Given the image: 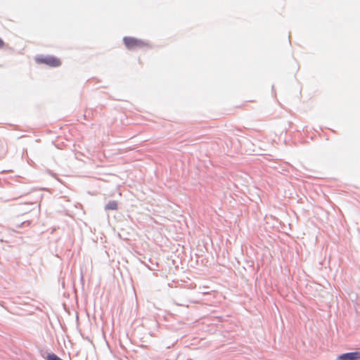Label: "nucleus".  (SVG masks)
Wrapping results in <instances>:
<instances>
[{
  "label": "nucleus",
  "instance_id": "obj_1",
  "mask_svg": "<svg viewBox=\"0 0 360 360\" xmlns=\"http://www.w3.org/2000/svg\"><path fill=\"white\" fill-rule=\"evenodd\" d=\"M123 41L125 46L129 50L141 49L148 46L147 42L132 37H124Z\"/></svg>",
  "mask_w": 360,
  "mask_h": 360
},
{
  "label": "nucleus",
  "instance_id": "obj_2",
  "mask_svg": "<svg viewBox=\"0 0 360 360\" xmlns=\"http://www.w3.org/2000/svg\"><path fill=\"white\" fill-rule=\"evenodd\" d=\"M35 61L38 64L43 63L52 68L59 67L61 65V61L59 58L51 56H38L35 58Z\"/></svg>",
  "mask_w": 360,
  "mask_h": 360
},
{
  "label": "nucleus",
  "instance_id": "obj_3",
  "mask_svg": "<svg viewBox=\"0 0 360 360\" xmlns=\"http://www.w3.org/2000/svg\"><path fill=\"white\" fill-rule=\"evenodd\" d=\"M338 360H358L360 359V352H348L338 356Z\"/></svg>",
  "mask_w": 360,
  "mask_h": 360
},
{
  "label": "nucleus",
  "instance_id": "obj_4",
  "mask_svg": "<svg viewBox=\"0 0 360 360\" xmlns=\"http://www.w3.org/2000/svg\"><path fill=\"white\" fill-rule=\"evenodd\" d=\"M106 210H115L117 209V203L115 201H110L106 205H105Z\"/></svg>",
  "mask_w": 360,
  "mask_h": 360
},
{
  "label": "nucleus",
  "instance_id": "obj_5",
  "mask_svg": "<svg viewBox=\"0 0 360 360\" xmlns=\"http://www.w3.org/2000/svg\"><path fill=\"white\" fill-rule=\"evenodd\" d=\"M4 45V43L1 39H0V48H2Z\"/></svg>",
  "mask_w": 360,
  "mask_h": 360
}]
</instances>
